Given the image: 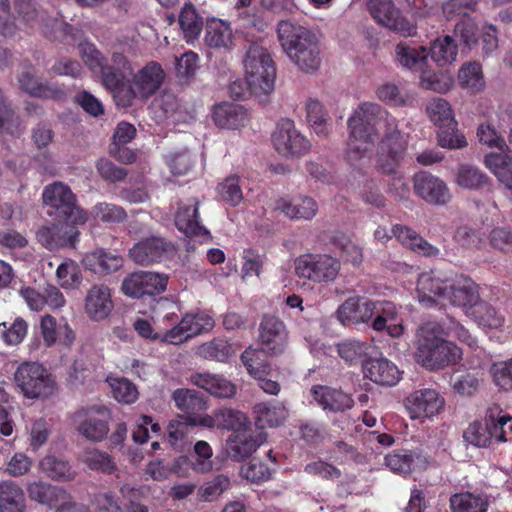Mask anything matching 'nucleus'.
<instances>
[{
    "mask_svg": "<svg viewBox=\"0 0 512 512\" xmlns=\"http://www.w3.org/2000/svg\"><path fill=\"white\" fill-rule=\"evenodd\" d=\"M347 125L350 160L366 157L380 135L386 137L401 133L397 119L376 102H361L349 116Z\"/></svg>",
    "mask_w": 512,
    "mask_h": 512,
    "instance_id": "f257e3e1",
    "label": "nucleus"
},
{
    "mask_svg": "<svg viewBox=\"0 0 512 512\" xmlns=\"http://www.w3.org/2000/svg\"><path fill=\"white\" fill-rule=\"evenodd\" d=\"M281 47L290 61L303 73L319 70L322 52L318 36L307 27L292 21H281L277 27Z\"/></svg>",
    "mask_w": 512,
    "mask_h": 512,
    "instance_id": "f03ea898",
    "label": "nucleus"
},
{
    "mask_svg": "<svg viewBox=\"0 0 512 512\" xmlns=\"http://www.w3.org/2000/svg\"><path fill=\"white\" fill-rule=\"evenodd\" d=\"M244 74L248 87L254 97L262 104H267L275 89L276 68L268 50L253 44L246 52Z\"/></svg>",
    "mask_w": 512,
    "mask_h": 512,
    "instance_id": "7ed1b4c3",
    "label": "nucleus"
},
{
    "mask_svg": "<svg viewBox=\"0 0 512 512\" xmlns=\"http://www.w3.org/2000/svg\"><path fill=\"white\" fill-rule=\"evenodd\" d=\"M509 433H512V416L498 405H492L486 411L485 423H470L464 430L463 439L468 445L485 448L491 445L492 440L506 442Z\"/></svg>",
    "mask_w": 512,
    "mask_h": 512,
    "instance_id": "20e7f679",
    "label": "nucleus"
},
{
    "mask_svg": "<svg viewBox=\"0 0 512 512\" xmlns=\"http://www.w3.org/2000/svg\"><path fill=\"white\" fill-rule=\"evenodd\" d=\"M462 351L454 343L437 336L429 326L420 330L416 360L423 367L435 370L457 363Z\"/></svg>",
    "mask_w": 512,
    "mask_h": 512,
    "instance_id": "39448f33",
    "label": "nucleus"
},
{
    "mask_svg": "<svg viewBox=\"0 0 512 512\" xmlns=\"http://www.w3.org/2000/svg\"><path fill=\"white\" fill-rule=\"evenodd\" d=\"M80 55L94 74L101 75L103 85L113 91L116 96L122 84H124L123 79L126 73L132 69L127 58L123 54L114 53L111 65H104L102 54L90 43L80 45Z\"/></svg>",
    "mask_w": 512,
    "mask_h": 512,
    "instance_id": "423d86ee",
    "label": "nucleus"
},
{
    "mask_svg": "<svg viewBox=\"0 0 512 512\" xmlns=\"http://www.w3.org/2000/svg\"><path fill=\"white\" fill-rule=\"evenodd\" d=\"M165 77L162 66L150 61L122 84L116 97L123 105H132L135 100L147 101L160 89Z\"/></svg>",
    "mask_w": 512,
    "mask_h": 512,
    "instance_id": "0eeeda50",
    "label": "nucleus"
},
{
    "mask_svg": "<svg viewBox=\"0 0 512 512\" xmlns=\"http://www.w3.org/2000/svg\"><path fill=\"white\" fill-rule=\"evenodd\" d=\"M15 382L23 395L29 399H45L55 394L56 382L40 363L27 362L18 367Z\"/></svg>",
    "mask_w": 512,
    "mask_h": 512,
    "instance_id": "6e6552de",
    "label": "nucleus"
},
{
    "mask_svg": "<svg viewBox=\"0 0 512 512\" xmlns=\"http://www.w3.org/2000/svg\"><path fill=\"white\" fill-rule=\"evenodd\" d=\"M44 204L50 208L48 214L71 221L73 224H84L88 220L87 213L76 205V197L70 187L62 182L47 185L42 193Z\"/></svg>",
    "mask_w": 512,
    "mask_h": 512,
    "instance_id": "1a4fd4ad",
    "label": "nucleus"
},
{
    "mask_svg": "<svg viewBox=\"0 0 512 512\" xmlns=\"http://www.w3.org/2000/svg\"><path fill=\"white\" fill-rule=\"evenodd\" d=\"M340 269V261L328 254H304L294 261L295 275L314 284L335 281Z\"/></svg>",
    "mask_w": 512,
    "mask_h": 512,
    "instance_id": "9d476101",
    "label": "nucleus"
},
{
    "mask_svg": "<svg viewBox=\"0 0 512 512\" xmlns=\"http://www.w3.org/2000/svg\"><path fill=\"white\" fill-rule=\"evenodd\" d=\"M367 8L372 18L390 31L403 37L416 35V23L405 16L393 0H368Z\"/></svg>",
    "mask_w": 512,
    "mask_h": 512,
    "instance_id": "9b49d317",
    "label": "nucleus"
},
{
    "mask_svg": "<svg viewBox=\"0 0 512 512\" xmlns=\"http://www.w3.org/2000/svg\"><path fill=\"white\" fill-rule=\"evenodd\" d=\"M110 421L111 411L104 405L87 406L74 415L77 431L92 442H100L106 438Z\"/></svg>",
    "mask_w": 512,
    "mask_h": 512,
    "instance_id": "f8f14e48",
    "label": "nucleus"
},
{
    "mask_svg": "<svg viewBox=\"0 0 512 512\" xmlns=\"http://www.w3.org/2000/svg\"><path fill=\"white\" fill-rule=\"evenodd\" d=\"M453 278L441 271L430 270L418 276L416 294L418 302L425 308L445 304Z\"/></svg>",
    "mask_w": 512,
    "mask_h": 512,
    "instance_id": "ddd939ff",
    "label": "nucleus"
},
{
    "mask_svg": "<svg viewBox=\"0 0 512 512\" xmlns=\"http://www.w3.org/2000/svg\"><path fill=\"white\" fill-rule=\"evenodd\" d=\"M272 144L285 157L302 156L311 148L310 141L297 130L290 119H282L277 123L272 133Z\"/></svg>",
    "mask_w": 512,
    "mask_h": 512,
    "instance_id": "4468645a",
    "label": "nucleus"
},
{
    "mask_svg": "<svg viewBox=\"0 0 512 512\" xmlns=\"http://www.w3.org/2000/svg\"><path fill=\"white\" fill-rule=\"evenodd\" d=\"M445 398L432 388H421L405 399V408L412 420L432 419L445 408Z\"/></svg>",
    "mask_w": 512,
    "mask_h": 512,
    "instance_id": "2eb2a0df",
    "label": "nucleus"
},
{
    "mask_svg": "<svg viewBox=\"0 0 512 512\" xmlns=\"http://www.w3.org/2000/svg\"><path fill=\"white\" fill-rule=\"evenodd\" d=\"M168 277L151 271H137L124 278L121 291L128 297L140 298L144 295H156L164 292Z\"/></svg>",
    "mask_w": 512,
    "mask_h": 512,
    "instance_id": "dca6fc26",
    "label": "nucleus"
},
{
    "mask_svg": "<svg viewBox=\"0 0 512 512\" xmlns=\"http://www.w3.org/2000/svg\"><path fill=\"white\" fill-rule=\"evenodd\" d=\"M407 144V137L403 133L382 137L376 162L377 169L383 174L396 173L398 165L405 155Z\"/></svg>",
    "mask_w": 512,
    "mask_h": 512,
    "instance_id": "f3484780",
    "label": "nucleus"
},
{
    "mask_svg": "<svg viewBox=\"0 0 512 512\" xmlns=\"http://www.w3.org/2000/svg\"><path fill=\"white\" fill-rule=\"evenodd\" d=\"M259 341L265 352L278 355L288 343V331L282 320L273 315H264L259 325Z\"/></svg>",
    "mask_w": 512,
    "mask_h": 512,
    "instance_id": "a211bd4d",
    "label": "nucleus"
},
{
    "mask_svg": "<svg viewBox=\"0 0 512 512\" xmlns=\"http://www.w3.org/2000/svg\"><path fill=\"white\" fill-rule=\"evenodd\" d=\"M262 432L255 431L252 426L232 433L226 440V454L234 461H243L250 457L264 443Z\"/></svg>",
    "mask_w": 512,
    "mask_h": 512,
    "instance_id": "6ab92c4d",
    "label": "nucleus"
},
{
    "mask_svg": "<svg viewBox=\"0 0 512 512\" xmlns=\"http://www.w3.org/2000/svg\"><path fill=\"white\" fill-rule=\"evenodd\" d=\"M114 309L112 290L105 284H94L86 292L84 313L94 322L107 319Z\"/></svg>",
    "mask_w": 512,
    "mask_h": 512,
    "instance_id": "aec40b11",
    "label": "nucleus"
},
{
    "mask_svg": "<svg viewBox=\"0 0 512 512\" xmlns=\"http://www.w3.org/2000/svg\"><path fill=\"white\" fill-rule=\"evenodd\" d=\"M174 252L171 243L160 237H150L136 243L130 249L129 256L137 264L149 265L169 258Z\"/></svg>",
    "mask_w": 512,
    "mask_h": 512,
    "instance_id": "412c9836",
    "label": "nucleus"
},
{
    "mask_svg": "<svg viewBox=\"0 0 512 512\" xmlns=\"http://www.w3.org/2000/svg\"><path fill=\"white\" fill-rule=\"evenodd\" d=\"M413 182L415 193L429 204L444 205L451 199L446 183L432 174L418 173Z\"/></svg>",
    "mask_w": 512,
    "mask_h": 512,
    "instance_id": "4be33fe9",
    "label": "nucleus"
},
{
    "mask_svg": "<svg viewBox=\"0 0 512 512\" xmlns=\"http://www.w3.org/2000/svg\"><path fill=\"white\" fill-rule=\"evenodd\" d=\"M480 299L478 285L471 279L460 276L453 278L445 303L461 307L466 316H469V312L474 310Z\"/></svg>",
    "mask_w": 512,
    "mask_h": 512,
    "instance_id": "5701e85b",
    "label": "nucleus"
},
{
    "mask_svg": "<svg viewBox=\"0 0 512 512\" xmlns=\"http://www.w3.org/2000/svg\"><path fill=\"white\" fill-rule=\"evenodd\" d=\"M274 209L291 220H312L318 213L317 201L308 195L282 197L275 201Z\"/></svg>",
    "mask_w": 512,
    "mask_h": 512,
    "instance_id": "b1692460",
    "label": "nucleus"
},
{
    "mask_svg": "<svg viewBox=\"0 0 512 512\" xmlns=\"http://www.w3.org/2000/svg\"><path fill=\"white\" fill-rule=\"evenodd\" d=\"M38 242L48 250H58L64 247H75L79 231L68 225H47L37 231Z\"/></svg>",
    "mask_w": 512,
    "mask_h": 512,
    "instance_id": "393cba45",
    "label": "nucleus"
},
{
    "mask_svg": "<svg viewBox=\"0 0 512 512\" xmlns=\"http://www.w3.org/2000/svg\"><path fill=\"white\" fill-rule=\"evenodd\" d=\"M374 311V301L361 297H352L339 306L336 316L343 325H356L368 323L372 319Z\"/></svg>",
    "mask_w": 512,
    "mask_h": 512,
    "instance_id": "a878e982",
    "label": "nucleus"
},
{
    "mask_svg": "<svg viewBox=\"0 0 512 512\" xmlns=\"http://www.w3.org/2000/svg\"><path fill=\"white\" fill-rule=\"evenodd\" d=\"M212 119L221 129L238 130L248 125L250 115L242 105L223 102L213 107Z\"/></svg>",
    "mask_w": 512,
    "mask_h": 512,
    "instance_id": "bb28decb",
    "label": "nucleus"
},
{
    "mask_svg": "<svg viewBox=\"0 0 512 512\" xmlns=\"http://www.w3.org/2000/svg\"><path fill=\"white\" fill-rule=\"evenodd\" d=\"M375 317L372 322V328L375 331L387 330L391 337H399L403 334L404 327L399 317L400 308L389 301H374Z\"/></svg>",
    "mask_w": 512,
    "mask_h": 512,
    "instance_id": "cd10ccee",
    "label": "nucleus"
},
{
    "mask_svg": "<svg viewBox=\"0 0 512 512\" xmlns=\"http://www.w3.org/2000/svg\"><path fill=\"white\" fill-rule=\"evenodd\" d=\"M393 59L398 67L420 73L426 68L428 50L422 45L400 42L394 48Z\"/></svg>",
    "mask_w": 512,
    "mask_h": 512,
    "instance_id": "c85d7f7f",
    "label": "nucleus"
},
{
    "mask_svg": "<svg viewBox=\"0 0 512 512\" xmlns=\"http://www.w3.org/2000/svg\"><path fill=\"white\" fill-rule=\"evenodd\" d=\"M190 382L218 398H231L236 394L234 383L219 374L198 372L190 376Z\"/></svg>",
    "mask_w": 512,
    "mask_h": 512,
    "instance_id": "c756f323",
    "label": "nucleus"
},
{
    "mask_svg": "<svg viewBox=\"0 0 512 512\" xmlns=\"http://www.w3.org/2000/svg\"><path fill=\"white\" fill-rule=\"evenodd\" d=\"M362 369L366 378L380 385L393 386L400 380L397 366L385 358L366 360Z\"/></svg>",
    "mask_w": 512,
    "mask_h": 512,
    "instance_id": "7c9ffc66",
    "label": "nucleus"
},
{
    "mask_svg": "<svg viewBox=\"0 0 512 512\" xmlns=\"http://www.w3.org/2000/svg\"><path fill=\"white\" fill-rule=\"evenodd\" d=\"M199 203L196 199L180 202L175 215V225L187 236L204 235L207 230L201 225L198 215Z\"/></svg>",
    "mask_w": 512,
    "mask_h": 512,
    "instance_id": "2f4dec72",
    "label": "nucleus"
},
{
    "mask_svg": "<svg viewBox=\"0 0 512 512\" xmlns=\"http://www.w3.org/2000/svg\"><path fill=\"white\" fill-rule=\"evenodd\" d=\"M385 464L393 472L408 474L415 470L424 469L428 464V459L420 452L401 450L386 456Z\"/></svg>",
    "mask_w": 512,
    "mask_h": 512,
    "instance_id": "473e14b6",
    "label": "nucleus"
},
{
    "mask_svg": "<svg viewBox=\"0 0 512 512\" xmlns=\"http://www.w3.org/2000/svg\"><path fill=\"white\" fill-rule=\"evenodd\" d=\"M311 393L315 401L324 409L333 412L345 411L353 406V399L341 390L327 386H314Z\"/></svg>",
    "mask_w": 512,
    "mask_h": 512,
    "instance_id": "72a5a7b5",
    "label": "nucleus"
},
{
    "mask_svg": "<svg viewBox=\"0 0 512 512\" xmlns=\"http://www.w3.org/2000/svg\"><path fill=\"white\" fill-rule=\"evenodd\" d=\"M233 31L227 21L218 18L207 19L204 42L210 48L229 49L233 45Z\"/></svg>",
    "mask_w": 512,
    "mask_h": 512,
    "instance_id": "f704fd0d",
    "label": "nucleus"
},
{
    "mask_svg": "<svg viewBox=\"0 0 512 512\" xmlns=\"http://www.w3.org/2000/svg\"><path fill=\"white\" fill-rule=\"evenodd\" d=\"M375 94L379 101L392 108L411 107L416 100L414 92L393 82L380 84Z\"/></svg>",
    "mask_w": 512,
    "mask_h": 512,
    "instance_id": "c9c22d12",
    "label": "nucleus"
},
{
    "mask_svg": "<svg viewBox=\"0 0 512 512\" xmlns=\"http://www.w3.org/2000/svg\"><path fill=\"white\" fill-rule=\"evenodd\" d=\"M84 266L96 274L106 275L117 271L123 265L120 256L96 249L87 253L83 258Z\"/></svg>",
    "mask_w": 512,
    "mask_h": 512,
    "instance_id": "e433bc0d",
    "label": "nucleus"
},
{
    "mask_svg": "<svg viewBox=\"0 0 512 512\" xmlns=\"http://www.w3.org/2000/svg\"><path fill=\"white\" fill-rule=\"evenodd\" d=\"M484 164L505 188L512 191V153H489L485 156Z\"/></svg>",
    "mask_w": 512,
    "mask_h": 512,
    "instance_id": "4c0bfd02",
    "label": "nucleus"
},
{
    "mask_svg": "<svg viewBox=\"0 0 512 512\" xmlns=\"http://www.w3.org/2000/svg\"><path fill=\"white\" fill-rule=\"evenodd\" d=\"M26 499L23 489L14 481L0 482V512H25Z\"/></svg>",
    "mask_w": 512,
    "mask_h": 512,
    "instance_id": "58836bf2",
    "label": "nucleus"
},
{
    "mask_svg": "<svg viewBox=\"0 0 512 512\" xmlns=\"http://www.w3.org/2000/svg\"><path fill=\"white\" fill-rule=\"evenodd\" d=\"M26 491L30 500L42 505L52 506L66 496V490L41 480L30 481L26 484Z\"/></svg>",
    "mask_w": 512,
    "mask_h": 512,
    "instance_id": "ea45409f",
    "label": "nucleus"
},
{
    "mask_svg": "<svg viewBox=\"0 0 512 512\" xmlns=\"http://www.w3.org/2000/svg\"><path fill=\"white\" fill-rule=\"evenodd\" d=\"M39 469L48 478L55 481L68 482L76 476L71 464L55 455H46L39 461Z\"/></svg>",
    "mask_w": 512,
    "mask_h": 512,
    "instance_id": "a19ab883",
    "label": "nucleus"
},
{
    "mask_svg": "<svg viewBox=\"0 0 512 512\" xmlns=\"http://www.w3.org/2000/svg\"><path fill=\"white\" fill-rule=\"evenodd\" d=\"M457 54V44L455 43L454 37L450 35L438 37L433 40L428 51V56L430 55L431 59L439 67H446L454 63Z\"/></svg>",
    "mask_w": 512,
    "mask_h": 512,
    "instance_id": "79ce46f5",
    "label": "nucleus"
},
{
    "mask_svg": "<svg viewBox=\"0 0 512 512\" xmlns=\"http://www.w3.org/2000/svg\"><path fill=\"white\" fill-rule=\"evenodd\" d=\"M458 83L471 94L483 91L486 82L481 64L476 61L463 64L458 71Z\"/></svg>",
    "mask_w": 512,
    "mask_h": 512,
    "instance_id": "37998d69",
    "label": "nucleus"
},
{
    "mask_svg": "<svg viewBox=\"0 0 512 512\" xmlns=\"http://www.w3.org/2000/svg\"><path fill=\"white\" fill-rule=\"evenodd\" d=\"M469 318L475 321L479 326L489 329H499L504 324V316L497 311L490 303L479 300L474 310L469 312Z\"/></svg>",
    "mask_w": 512,
    "mask_h": 512,
    "instance_id": "c03bdc74",
    "label": "nucleus"
},
{
    "mask_svg": "<svg viewBox=\"0 0 512 512\" xmlns=\"http://www.w3.org/2000/svg\"><path fill=\"white\" fill-rule=\"evenodd\" d=\"M79 461L88 469L104 474H112L117 469L113 458L107 452L96 448H89L82 451L79 455Z\"/></svg>",
    "mask_w": 512,
    "mask_h": 512,
    "instance_id": "a18cd8bd",
    "label": "nucleus"
},
{
    "mask_svg": "<svg viewBox=\"0 0 512 512\" xmlns=\"http://www.w3.org/2000/svg\"><path fill=\"white\" fill-rule=\"evenodd\" d=\"M256 421L261 427H276L281 425L288 417V411L282 403L270 405L258 403L254 408Z\"/></svg>",
    "mask_w": 512,
    "mask_h": 512,
    "instance_id": "49530a36",
    "label": "nucleus"
},
{
    "mask_svg": "<svg viewBox=\"0 0 512 512\" xmlns=\"http://www.w3.org/2000/svg\"><path fill=\"white\" fill-rule=\"evenodd\" d=\"M450 507L452 512H486L488 501L480 494L462 492L451 496Z\"/></svg>",
    "mask_w": 512,
    "mask_h": 512,
    "instance_id": "de8ad7c7",
    "label": "nucleus"
},
{
    "mask_svg": "<svg viewBox=\"0 0 512 512\" xmlns=\"http://www.w3.org/2000/svg\"><path fill=\"white\" fill-rule=\"evenodd\" d=\"M454 181L463 189L477 190L485 186L489 178L477 167L461 164L457 168Z\"/></svg>",
    "mask_w": 512,
    "mask_h": 512,
    "instance_id": "09e8293b",
    "label": "nucleus"
},
{
    "mask_svg": "<svg viewBox=\"0 0 512 512\" xmlns=\"http://www.w3.org/2000/svg\"><path fill=\"white\" fill-rule=\"evenodd\" d=\"M426 113L429 119L439 128L457 125L450 104L442 98H433L429 101L426 106Z\"/></svg>",
    "mask_w": 512,
    "mask_h": 512,
    "instance_id": "8fccbe9b",
    "label": "nucleus"
},
{
    "mask_svg": "<svg viewBox=\"0 0 512 512\" xmlns=\"http://www.w3.org/2000/svg\"><path fill=\"white\" fill-rule=\"evenodd\" d=\"M179 25L184 38L188 43L198 39L203 28L202 18L197 14L196 9L191 5H185L179 15Z\"/></svg>",
    "mask_w": 512,
    "mask_h": 512,
    "instance_id": "3c124183",
    "label": "nucleus"
},
{
    "mask_svg": "<svg viewBox=\"0 0 512 512\" xmlns=\"http://www.w3.org/2000/svg\"><path fill=\"white\" fill-rule=\"evenodd\" d=\"M56 280L59 286L65 290H76L82 283V273L78 264L66 259L56 269Z\"/></svg>",
    "mask_w": 512,
    "mask_h": 512,
    "instance_id": "603ef678",
    "label": "nucleus"
},
{
    "mask_svg": "<svg viewBox=\"0 0 512 512\" xmlns=\"http://www.w3.org/2000/svg\"><path fill=\"white\" fill-rule=\"evenodd\" d=\"M374 347L366 342L354 339L345 340L337 345L339 356L349 364H355L368 355H372Z\"/></svg>",
    "mask_w": 512,
    "mask_h": 512,
    "instance_id": "864d4df0",
    "label": "nucleus"
},
{
    "mask_svg": "<svg viewBox=\"0 0 512 512\" xmlns=\"http://www.w3.org/2000/svg\"><path fill=\"white\" fill-rule=\"evenodd\" d=\"M113 398L122 404H132L137 401L139 392L137 387L128 379L121 377L107 378Z\"/></svg>",
    "mask_w": 512,
    "mask_h": 512,
    "instance_id": "5fc2aeb1",
    "label": "nucleus"
},
{
    "mask_svg": "<svg viewBox=\"0 0 512 512\" xmlns=\"http://www.w3.org/2000/svg\"><path fill=\"white\" fill-rule=\"evenodd\" d=\"M192 425L187 416H180L170 421L168 425V439L170 444L178 451H184L189 445L188 436Z\"/></svg>",
    "mask_w": 512,
    "mask_h": 512,
    "instance_id": "6e6d98bb",
    "label": "nucleus"
},
{
    "mask_svg": "<svg viewBox=\"0 0 512 512\" xmlns=\"http://www.w3.org/2000/svg\"><path fill=\"white\" fill-rule=\"evenodd\" d=\"M453 76L447 72L437 73L423 68L420 72V86L438 93H446L453 85Z\"/></svg>",
    "mask_w": 512,
    "mask_h": 512,
    "instance_id": "4d7b16f0",
    "label": "nucleus"
},
{
    "mask_svg": "<svg viewBox=\"0 0 512 512\" xmlns=\"http://www.w3.org/2000/svg\"><path fill=\"white\" fill-rule=\"evenodd\" d=\"M307 119L316 134L325 136L329 132L328 113L323 105L316 99L306 102Z\"/></svg>",
    "mask_w": 512,
    "mask_h": 512,
    "instance_id": "13d9d810",
    "label": "nucleus"
},
{
    "mask_svg": "<svg viewBox=\"0 0 512 512\" xmlns=\"http://www.w3.org/2000/svg\"><path fill=\"white\" fill-rule=\"evenodd\" d=\"M215 415L218 419V427L231 430L233 433L251 426L247 416L238 410L222 408L216 410Z\"/></svg>",
    "mask_w": 512,
    "mask_h": 512,
    "instance_id": "bf43d9fd",
    "label": "nucleus"
},
{
    "mask_svg": "<svg viewBox=\"0 0 512 512\" xmlns=\"http://www.w3.org/2000/svg\"><path fill=\"white\" fill-rule=\"evenodd\" d=\"M237 175L226 177L217 186V194L221 201L230 206H238L243 200V192Z\"/></svg>",
    "mask_w": 512,
    "mask_h": 512,
    "instance_id": "052dcab7",
    "label": "nucleus"
},
{
    "mask_svg": "<svg viewBox=\"0 0 512 512\" xmlns=\"http://www.w3.org/2000/svg\"><path fill=\"white\" fill-rule=\"evenodd\" d=\"M235 353L232 345L223 339H215L199 347V354L202 357L219 362L229 360Z\"/></svg>",
    "mask_w": 512,
    "mask_h": 512,
    "instance_id": "680f3d73",
    "label": "nucleus"
},
{
    "mask_svg": "<svg viewBox=\"0 0 512 512\" xmlns=\"http://www.w3.org/2000/svg\"><path fill=\"white\" fill-rule=\"evenodd\" d=\"M172 398L176 407L189 415L194 410L203 409L206 406L202 395L195 390L177 389L173 392Z\"/></svg>",
    "mask_w": 512,
    "mask_h": 512,
    "instance_id": "e2e57ef3",
    "label": "nucleus"
},
{
    "mask_svg": "<svg viewBox=\"0 0 512 512\" xmlns=\"http://www.w3.org/2000/svg\"><path fill=\"white\" fill-rule=\"evenodd\" d=\"M191 338L198 336L204 332L212 330L214 320L210 314L205 311H193L182 317Z\"/></svg>",
    "mask_w": 512,
    "mask_h": 512,
    "instance_id": "0e129e2a",
    "label": "nucleus"
},
{
    "mask_svg": "<svg viewBox=\"0 0 512 512\" xmlns=\"http://www.w3.org/2000/svg\"><path fill=\"white\" fill-rule=\"evenodd\" d=\"M264 350L253 348L246 349L241 355V361L246 367L248 373L256 378L260 376H268L270 374V366L263 362Z\"/></svg>",
    "mask_w": 512,
    "mask_h": 512,
    "instance_id": "69168bd1",
    "label": "nucleus"
},
{
    "mask_svg": "<svg viewBox=\"0 0 512 512\" xmlns=\"http://www.w3.org/2000/svg\"><path fill=\"white\" fill-rule=\"evenodd\" d=\"M20 86L30 95L37 97H58L62 91L39 83L30 72H24L19 78Z\"/></svg>",
    "mask_w": 512,
    "mask_h": 512,
    "instance_id": "338daca9",
    "label": "nucleus"
},
{
    "mask_svg": "<svg viewBox=\"0 0 512 512\" xmlns=\"http://www.w3.org/2000/svg\"><path fill=\"white\" fill-rule=\"evenodd\" d=\"M494 384L502 390H512V358L495 362L490 369Z\"/></svg>",
    "mask_w": 512,
    "mask_h": 512,
    "instance_id": "774afa93",
    "label": "nucleus"
}]
</instances>
